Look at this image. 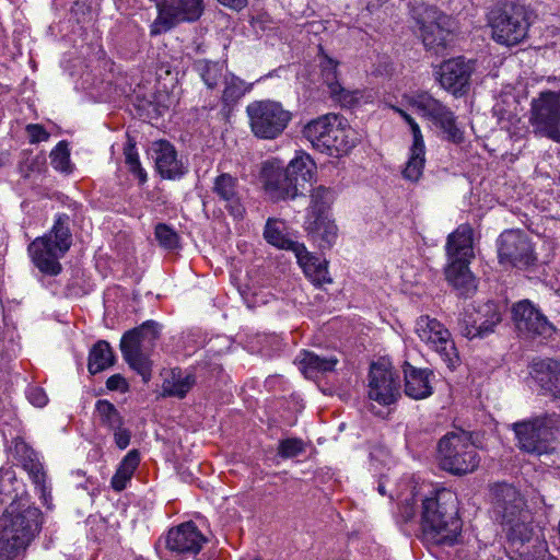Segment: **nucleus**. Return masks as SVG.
<instances>
[{"label": "nucleus", "mask_w": 560, "mask_h": 560, "mask_svg": "<svg viewBox=\"0 0 560 560\" xmlns=\"http://www.w3.org/2000/svg\"><path fill=\"white\" fill-rule=\"evenodd\" d=\"M40 511L13 501L0 518V560H13L25 551L40 527Z\"/></svg>", "instance_id": "nucleus-1"}, {"label": "nucleus", "mask_w": 560, "mask_h": 560, "mask_svg": "<svg viewBox=\"0 0 560 560\" xmlns=\"http://www.w3.org/2000/svg\"><path fill=\"white\" fill-rule=\"evenodd\" d=\"M452 493L442 492L422 502L421 528L423 537L435 545H453L462 532V521Z\"/></svg>", "instance_id": "nucleus-2"}, {"label": "nucleus", "mask_w": 560, "mask_h": 560, "mask_svg": "<svg viewBox=\"0 0 560 560\" xmlns=\"http://www.w3.org/2000/svg\"><path fill=\"white\" fill-rule=\"evenodd\" d=\"M159 338L158 324L148 320L126 331L120 340V350L128 365L141 375L144 383L151 378L150 353Z\"/></svg>", "instance_id": "nucleus-3"}, {"label": "nucleus", "mask_w": 560, "mask_h": 560, "mask_svg": "<svg viewBox=\"0 0 560 560\" xmlns=\"http://www.w3.org/2000/svg\"><path fill=\"white\" fill-rule=\"evenodd\" d=\"M492 38L503 45L514 46L527 35L529 11L523 4L505 3L493 8L489 13Z\"/></svg>", "instance_id": "nucleus-4"}, {"label": "nucleus", "mask_w": 560, "mask_h": 560, "mask_svg": "<svg viewBox=\"0 0 560 560\" xmlns=\"http://www.w3.org/2000/svg\"><path fill=\"white\" fill-rule=\"evenodd\" d=\"M441 468L453 475L472 472L479 465V456L470 435L466 432H451L438 445Z\"/></svg>", "instance_id": "nucleus-5"}, {"label": "nucleus", "mask_w": 560, "mask_h": 560, "mask_svg": "<svg viewBox=\"0 0 560 560\" xmlns=\"http://www.w3.org/2000/svg\"><path fill=\"white\" fill-rule=\"evenodd\" d=\"M559 427L560 419L556 413H546L513 424L520 448L537 456L553 451V430Z\"/></svg>", "instance_id": "nucleus-6"}, {"label": "nucleus", "mask_w": 560, "mask_h": 560, "mask_svg": "<svg viewBox=\"0 0 560 560\" xmlns=\"http://www.w3.org/2000/svg\"><path fill=\"white\" fill-rule=\"evenodd\" d=\"M415 20L420 37L428 50L439 54L453 42L454 22L451 16L433 5H421L415 10Z\"/></svg>", "instance_id": "nucleus-7"}, {"label": "nucleus", "mask_w": 560, "mask_h": 560, "mask_svg": "<svg viewBox=\"0 0 560 560\" xmlns=\"http://www.w3.org/2000/svg\"><path fill=\"white\" fill-rule=\"evenodd\" d=\"M246 113L250 130L255 137L273 140L283 133L292 119L291 112L275 101H256L250 103Z\"/></svg>", "instance_id": "nucleus-8"}, {"label": "nucleus", "mask_w": 560, "mask_h": 560, "mask_svg": "<svg viewBox=\"0 0 560 560\" xmlns=\"http://www.w3.org/2000/svg\"><path fill=\"white\" fill-rule=\"evenodd\" d=\"M158 9V18L152 24L151 34L158 35L171 30L180 22L199 20L205 10L203 0H152Z\"/></svg>", "instance_id": "nucleus-9"}, {"label": "nucleus", "mask_w": 560, "mask_h": 560, "mask_svg": "<svg viewBox=\"0 0 560 560\" xmlns=\"http://www.w3.org/2000/svg\"><path fill=\"white\" fill-rule=\"evenodd\" d=\"M502 320L499 305L487 301L478 305H469L459 314L457 326L459 332L469 339L485 337L493 332Z\"/></svg>", "instance_id": "nucleus-10"}, {"label": "nucleus", "mask_w": 560, "mask_h": 560, "mask_svg": "<svg viewBox=\"0 0 560 560\" xmlns=\"http://www.w3.org/2000/svg\"><path fill=\"white\" fill-rule=\"evenodd\" d=\"M419 338L429 345L450 369H454L459 361L457 349L451 332L435 318L420 316L416 324Z\"/></svg>", "instance_id": "nucleus-11"}, {"label": "nucleus", "mask_w": 560, "mask_h": 560, "mask_svg": "<svg viewBox=\"0 0 560 560\" xmlns=\"http://www.w3.org/2000/svg\"><path fill=\"white\" fill-rule=\"evenodd\" d=\"M498 255L503 266L526 268L536 261L529 240L520 231H505L501 234Z\"/></svg>", "instance_id": "nucleus-12"}, {"label": "nucleus", "mask_w": 560, "mask_h": 560, "mask_svg": "<svg viewBox=\"0 0 560 560\" xmlns=\"http://www.w3.org/2000/svg\"><path fill=\"white\" fill-rule=\"evenodd\" d=\"M533 122L550 139L560 143V92H544L532 103Z\"/></svg>", "instance_id": "nucleus-13"}, {"label": "nucleus", "mask_w": 560, "mask_h": 560, "mask_svg": "<svg viewBox=\"0 0 560 560\" xmlns=\"http://www.w3.org/2000/svg\"><path fill=\"white\" fill-rule=\"evenodd\" d=\"M369 378L370 399L387 406L400 396V383L389 363H372Z\"/></svg>", "instance_id": "nucleus-14"}, {"label": "nucleus", "mask_w": 560, "mask_h": 560, "mask_svg": "<svg viewBox=\"0 0 560 560\" xmlns=\"http://www.w3.org/2000/svg\"><path fill=\"white\" fill-rule=\"evenodd\" d=\"M512 319L518 334L525 338L547 337L555 330L547 317L528 300L513 305Z\"/></svg>", "instance_id": "nucleus-15"}, {"label": "nucleus", "mask_w": 560, "mask_h": 560, "mask_svg": "<svg viewBox=\"0 0 560 560\" xmlns=\"http://www.w3.org/2000/svg\"><path fill=\"white\" fill-rule=\"evenodd\" d=\"M211 192L217 200L223 203L225 210L234 220L245 218L246 207L242 196V187L236 176L230 173L218 174L212 183Z\"/></svg>", "instance_id": "nucleus-16"}, {"label": "nucleus", "mask_w": 560, "mask_h": 560, "mask_svg": "<svg viewBox=\"0 0 560 560\" xmlns=\"http://www.w3.org/2000/svg\"><path fill=\"white\" fill-rule=\"evenodd\" d=\"M493 510L502 522H511L515 517H524L529 512L521 492L512 485L498 482L491 486Z\"/></svg>", "instance_id": "nucleus-17"}, {"label": "nucleus", "mask_w": 560, "mask_h": 560, "mask_svg": "<svg viewBox=\"0 0 560 560\" xmlns=\"http://www.w3.org/2000/svg\"><path fill=\"white\" fill-rule=\"evenodd\" d=\"M474 66L464 57L444 61L439 69L441 86L454 95H463L468 91Z\"/></svg>", "instance_id": "nucleus-18"}, {"label": "nucleus", "mask_w": 560, "mask_h": 560, "mask_svg": "<svg viewBox=\"0 0 560 560\" xmlns=\"http://www.w3.org/2000/svg\"><path fill=\"white\" fill-rule=\"evenodd\" d=\"M206 541L197 526L192 522H187L168 530L166 547L176 553L197 555Z\"/></svg>", "instance_id": "nucleus-19"}, {"label": "nucleus", "mask_w": 560, "mask_h": 560, "mask_svg": "<svg viewBox=\"0 0 560 560\" xmlns=\"http://www.w3.org/2000/svg\"><path fill=\"white\" fill-rule=\"evenodd\" d=\"M509 547L506 553L511 560H528V551H521L520 548H525V542H528L533 536V528L530 526V513L527 512L524 517H515L511 522H502Z\"/></svg>", "instance_id": "nucleus-20"}, {"label": "nucleus", "mask_w": 560, "mask_h": 560, "mask_svg": "<svg viewBox=\"0 0 560 560\" xmlns=\"http://www.w3.org/2000/svg\"><path fill=\"white\" fill-rule=\"evenodd\" d=\"M28 252L34 265L43 273L56 276L61 271L59 258L65 253L57 249L56 245L50 241V236H42L34 240L28 246Z\"/></svg>", "instance_id": "nucleus-21"}, {"label": "nucleus", "mask_w": 560, "mask_h": 560, "mask_svg": "<svg viewBox=\"0 0 560 560\" xmlns=\"http://www.w3.org/2000/svg\"><path fill=\"white\" fill-rule=\"evenodd\" d=\"M530 374L545 396L560 399V362L539 359L532 363Z\"/></svg>", "instance_id": "nucleus-22"}, {"label": "nucleus", "mask_w": 560, "mask_h": 560, "mask_svg": "<svg viewBox=\"0 0 560 560\" xmlns=\"http://www.w3.org/2000/svg\"><path fill=\"white\" fill-rule=\"evenodd\" d=\"M151 152L156 171L163 178L172 179L184 173L183 164L177 159V152L168 141L159 140L153 142Z\"/></svg>", "instance_id": "nucleus-23"}, {"label": "nucleus", "mask_w": 560, "mask_h": 560, "mask_svg": "<svg viewBox=\"0 0 560 560\" xmlns=\"http://www.w3.org/2000/svg\"><path fill=\"white\" fill-rule=\"evenodd\" d=\"M350 133L351 129L346 124V120L336 115V120L331 119L322 143H317V150L327 152L330 155L347 152L352 147Z\"/></svg>", "instance_id": "nucleus-24"}, {"label": "nucleus", "mask_w": 560, "mask_h": 560, "mask_svg": "<svg viewBox=\"0 0 560 560\" xmlns=\"http://www.w3.org/2000/svg\"><path fill=\"white\" fill-rule=\"evenodd\" d=\"M266 189L277 199L294 198L298 196L299 183L285 168H264Z\"/></svg>", "instance_id": "nucleus-25"}, {"label": "nucleus", "mask_w": 560, "mask_h": 560, "mask_svg": "<svg viewBox=\"0 0 560 560\" xmlns=\"http://www.w3.org/2000/svg\"><path fill=\"white\" fill-rule=\"evenodd\" d=\"M451 262L445 269L447 282L458 292L459 295H469L477 290L476 278L469 269L470 259H450Z\"/></svg>", "instance_id": "nucleus-26"}, {"label": "nucleus", "mask_w": 560, "mask_h": 560, "mask_svg": "<svg viewBox=\"0 0 560 560\" xmlns=\"http://www.w3.org/2000/svg\"><path fill=\"white\" fill-rule=\"evenodd\" d=\"M432 372L427 369H417L410 363L404 364L405 394L412 399H424L432 395Z\"/></svg>", "instance_id": "nucleus-27"}, {"label": "nucleus", "mask_w": 560, "mask_h": 560, "mask_svg": "<svg viewBox=\"0 0 560 560\" xmlns=\"http://www.w3.org/2000/svg\"><path fill=\"white\" fill-rule=\"evenodd\" d=\"M472 233L469 224H462L448 235L446 253L450 259H470L474 256Z\"/></svg>", "instance_id": "nucleus-28"}, {"label": "nucleus", "mask_w": 560, "mask_h": 560, "mask_svg": "<svg viewBox=\"0 0 560 560\" xmlns=\"http://www.w3.org/2000/svg\"><path fill=\"white\" fill-rule=\"evenodd\" d=\"M304 229L307 236L323 249L330 248L337 240L338 228L329 215L304 221Z\"/></svg>", "instance_id": "nucleus-29"}, {"label": "nucleus", "mask_w": 560, "mask_h": 560, "mask_svg": "<svg viewBox=\"0 0 560 560\" xmlns=\"http://www.w3.org/2000/svg\"><path fill=\"white\" fill-rule=\"evenodd\" d=\"M411 105L432 120L435 126L443 121L447 122L446 118L453 115V112L441 101L425 92L415 95L411 98Z\"/></svg>", "instance_id": "nucleus-30"}, {"label": "nucleus", "mask_w": 560, "mask_h": 560, "mask_svg": "<svg viewBox=\"0 0 560 560\" xmlns=\"http://www.w3.org/2000/svg\"><path fill=\"white\" fill-rule=\"evenodd\" d=\"M293 252L295 253L299 265L314 283L323 284L331 282V279L328 277L327 261H319L318 258L306 250L304 245L302 250L294 248Z\"/></svg>", "instance_id": "nucleus-31"}, {"label": "nucleus", "mask_w": 560, "mask_h": 560, "mask_svg": "<svg viewBox=\"0 0 560 560\" xmlns=\"http://www.w3.org/2000/svg\"><path fill=\"white\" fill-rule=\"evenodd\" d=\"M300 370L307 378L315 377L318 373H327L335 370L338 359L323 357L312 351H303L299 357Z\"/></svg>", "instance_id": "nucleus-32"}, {"label": "nucleus", "mask_w": 560, "mask_h": 560, "mask_svg": "<svg viewBox=\"0 0 560 560\" xmlns=\"http://www.w3.org/2000/svg\"><path fill=\"white\" fill-rule=\"evenodd\" d=\"M195 384L196 377L194 374H183L180 369H173L163 381V395L182 399Z\"/></svg>", "instance_id": "nucleus-33"}, {"label": "nucleus", "mask_w": 560, "mask_h": 560, "mask_svg": "<svg viewBox=\"0 0 560 560\" xmlns=\"http://www.w3.org/2000/svg\"><path fill=\"white\" fill-rule=\"evenodd\" d=\"M334 192L330 188L318 186L312 190L311 202L307 208L305 221L319 220L330 217V207L334 202Z\"/></svg>", "instance_id": "nucleus-34"}, {"label": "nucleus", "mask_w": 560, "mask_h": 560, "mask_svg": "<svg viewBox=\"0 0 560 560\" xmlns=\"http://www.w3.org/2000/svg\"><path fill=\"white\" fill-rule=\"evenodd\" d=\"M338 62L328 56H323L320 61L322 77L324 82L329 89L331 96L336 97L339 102L350 103L352 97L338 81Z\"/></svg>", "instance_id": "nucleus-35"}, {"label": "nucleus", "mask_w": 560, "mask_h": 560, "mask_svg": "<svg viewBox=\"0 0 560 560\" xmlns=\"http://www.w3.org/2000/svg\"><path fill=\"white\" fill-rule=\"evenodd\" d=\"M115 363V355L105 340L97 341L90 351L88 369L91 374L100 373Z\"/></svg>", "instance_id": "nucleus-36"}, {"label": "nucleus", "mask_w": 560, "mask_h": 560, "mask_svg": "<svg viewBox=\"0 0 560 560\" xmlns=\"http://www.w3.org/2000/svg\"><path fill=\"white\" fill-rule=\"evenodd\" d=\"M140 463V454L137 450H131L128 454L122 458L117 468L115 475L112 478V487L116 491H122L127 482L131 479L135 470L139 466Z\"/></svg>", "instance_id": "nucleus-37"}, {"label": "nucleus", "mask_w": 560, "mask_h": 560, "mask_svg": "<svg viewBox=\"0 0 560 560\" xmlns=\"http://www.w3.org/2000/svg\"><path fill=\"white\" fill-rule=\"evenodd\" d=\"M315 168V163L307 154L298 155L285 167L293 179H296L299 186H303V184L310 182L313 178Z\"/></svg>", "instance_id": "nucleus-38"}, {"label": "nucleus", "mask_w": 560, "mask_h": 560, "mask_svg": "<svg viewBox=\"0 0 560 560\" xmlns=\"http://www.w3.org/2000/svg\"><path fill=\"white\" fill-rule=\"evenodd\" d=\"M336 120V114H326L316 119L307 122L303 130V137L307 139L314 148L317 149V143H322L326 136V131L330 126V121Z\"/></svg>", "instance_id": "nucleus-39"}, {"label": "nucleus", "mask_w": 560, "mask_h": 560, "mask_svg": "<svg viewBox=\"0 0 560 560\" xmlns=\"http://www.w3.org/2000/svg\"><path fill=\"white\" fill-rule=\"evenodd\" d=\"M50 241L56 245L57 249L61 253H67L72 244V234L69 229V217L66 214L59 215L56 220L50 233Z\"/></svg>", "instance_id": "nucleus-40"}, {"label": "nucleus", "mask_w": 560, "mask_h": 560, "mask_svg": "<svg viewBox=\"0 0 560 560\" xmlns=\"http://www.w3.org/2000/svg\"><path fill=\"white\" fill-rule=\"evenodd\" d=\"M95 412L100 423L109 430H116L124 425V418L114 404L101 399L96 401Z\"/></svg>", "instance_id": "nucleus-41"}, {"label": "nucleus", "mask_w": 560, "mask_h": 560, "mask_svg": "<svg viewBox=\"0 0 560 560\" xmlns=\"http://www.w3.org/2000/svg\"><path fill=\"white\" fill-rule=\"evenodd\" d=\"M264 236L266 241L279 248L282 249H291L294 248L302 250L303 244H300L298 242H293L289 238H287L280 231V229L277 226V221L269 219L265 226Z\"/></svg>", "instance_id": "nucleus-42"}, {"label": "nucleus", "mask_w": 560, "mask_h": 560, "mask_svg": "<svg viewBox=\"0 0 560 560\" xmlns=\"http://www.w3.org/2000/svg\"><path fill=\"white\" fill-rule=\"evenodd\" d=\"M425 148H410L409 160L402 171V176L411 182H417L421 175L425 163Z\"/></svg>", "instance_id": "nucleus-43"}, {"label": "nucleus", "mask_w": 560, "mask_h": 560, "mask_svg": "<svg viewBox=\"0 0 560 560\" xmlns=\"http://www.w3.org/2000/svg\"><path fill=\"white\" fill-rule=\"evenodd\" d=\"M246 92V86L244 81L241 79L231 75L230 78H224V90L222 94V100L225 104H234L236 103Z\"/></svg>", "instance_id": "nucleus-44"}, {"label": "nucleus", "mask_w": 560, "mask_h": 560, "mask_svg": "<svg viewBox=\"0 0 560 560\" xmlns=\"http://www.w3.org/2000/svg\"><path fill=\"white\" fill-rule=\"evenodd\" d=\"M124 155L125 163L128 165L129 171L138 176L140 183H144L147 180V174L141 167L138 152L136 151V143L130 138L124 148Z\"/></svg>", "instance_id": "nucleus-45"}, {"label": "nucleus", "mask_w": 560, "mask_h": 560, "mask_svg": "<svg viewBox=\"0 0 560 560\" xmlns=\"http://www.w3.org/2000/svg\"><path fill=\"white\" fill-rule=\"evenodd\" d=\"M51 165L61 172L70 171V153L66 141H60L50 153Z\"/></svg>", "instance_id": "nucleus-46"}, {"label": "nucleus", "mask_w": 560, "mask_h": 560, "mask_svg": "<svg viewBox=\"0 0 560 560\" xmlns=\"http://www.w3.org/2000/svg\"><path fill=\"white\" fill-rule=\"evenodd\" d=\"M155 237L160 245L166 249H174L178 247L179 237L177 233L164 223H159L155 226Z\"/></svg>", "instance_id": "nucleus-47"}, {"label": "nucleus", "mask_w": 560, "mask_h": 560, "mask_svg": "<svg viewBox=\"0 0 560 560\" xmlns=\"http://www.w3.org/2000/svg\"><path fill=\"white\" fill-rule=\"evenodd\" d=\"M446 120L447 122H440L436 127L443 131L446 140L455 144L462 143L464 141V132L456 126L454 114L446 118Z\"/></svg>", "instance_id": "nucleus-48"}, {"label": "nucleus", "mask_w": 560, "mask_h": 560, "mask_svg": "<svg viewBox=\"0 0 560 560\" xmlns=\"http://www.w3.org/2000/svg\"><path fill=\"white\" fill-rule=\"evenodd\" d=\"M13 457L24 466L35 459L34 451L21 439H15L11 446Z\"/></svg>", "instance_id": "nucleus-49"}, {"label": "nucleus", "mask_w": 560, "mask_h": 560, "mask_svg": "<svg viewBox=\"0 0 560 560\" xmlns=\"http://www.w3.org/2000/svg\"><path fill=\"white\" fill-rule=\"evenodd\" d=\"M23 468L28 472L34 483L40 489V492L45 494L46 486L45 479L46 474L44 471L43 464L36 458L28 464H25Z\"/></svg>", "instance_id": "nucleus-50"}, {"label": "nucleus", "mask_w": 560, "mask_h": 560, "mask_svg": "<svg viewBox=\"0 0 560 560\" xmlns=\"http://www.w3.org/2000/svg\"><path fill=\"white\" fill-rule=\"evenodd\" d=\"M304 451L303 442L299 439H285L280 442L278 455L282 458H290L299 455Z\"/></svg>", "instance_id": "nucleus-51"}, {"label": "nucleus", "mask_w": 560, "mask_h": 560, "mask_svg": "<svg viewBox=\"0 0 560 560\" xmlns=\"http://www.w3.org/2000/svg\"><path fill=\"white\" fill-rule=\"evenodd\" d=\"M222 78V67L218 63L207 65L203 72L202 79L209 89L218 86Z\"/></svg>", "instance_id": "nucleus-52"}, {"label": "nucleus", "mask_w": 560, "mask_h": 560, "mask_svg": "<svg viewBox=\"0 0 560 560\" xmlns=\"http://www.w3.org/2000/svg\"><path fill=\"white\" fill-rule=\"evenodd\" d=\"M26 132L32 143H38L42 141H47L49 139V133L45 130V128L42 125L38 124L27 125Z\"/></svg>", "instance_id": "nucleus-53"}, {"label": "nucleus", "mask_w": 560, "mask_h": 560, "mask_svg": "<svg viewBox=\"0 0 560 560\" xmlns=\"http://www.w3.org/2000/svg\"><path fill=\"white\" fill-rule=\"evenodd\" d=\"M112 431L114 432L115 444L117 447L125 450L130 443L131 432L122 427Z\"/></svg>", "instance_id": "nucleus-54"}, {"label": "nucleus", "mask_w": 560, "mask_h": 560, "mask_svg": "<svg viewBox=\"0 0 560 560\" xmlns=\"http://www.w3.org/2000/svg\"><path fill=\"white\" fill-rule=\"evenodd\" d=\"M106 387L109 390H121L125 392L128 389V384L120 374H114L106 381Z\"/></svg>", "instance_id": "nucleus-55"}, {"label": "nucleus", "mask_w": 560, "mask_h": 560, "mask_svg": "<svg viewBox=\"0 0 560 560\" xmlns=\"http://www.w3.org/2000/svg\"><path fill=\"white\" fill-rule=\"evenodd\" d=\"M399 513L404 522H408L416 515V508L412 501L406 500L399 506Z\"/></svg>", "instance_id": "nucleus-56"}, {"label": "nucleus", "mask_w": 560, "mask_h": 560, "mask_svg": "<svg viewBox=\"0 0 560 560\" xmlns=\"http://www.w3.org/2000/svg\"><path fill=\"white\" fill-rule=\"evenodd\" d=\"M410 129H411L412 137H413V142H412L411 148H425L419 125L415 121L411 124Z\"/></svg>", "instance_id": "nucleus-57"}, {"label": "nucleus", "mask_w": 560, "mask_h": 560, "mask_svg": "<svg viewBox=\"0 0 560 560\" xmlns=\"http://www.w3.org/2000/svg\"><path fill=\"white\" fill-rule=\"evenodd\" d=\"M30 399L35 406H38V407L44 406L47 401V397H46L45 393L39 388H34L30 393Z\"/></svg>", "instance_id": "nucleus-58"}, {"label": "nucleus", "mask_w": 560, "mask_h": 560, "mask_svg": "<svg viewBox=\"0 0 560 560\" xmlns=\"http://www.w3.org/2000/svg\"><path fill=\"white\" fill-rule=\"evenodd\" d=\"M218 1L222 5L228 7V8L232 9V10H235V11H241L248 3V0H218Z\"/></svg>", "instance_id": "nucleus-59"}, {"label": "nucleus", "mask_w": 560, "mask_h": 560, "mask_svg": "<svg viewBox=\"0 0 560 560\" xmlns=\"http://www.w3.org/2000/svg\"><path fill=\"white\" fill-rule=\"evenodd\" d=\"M397 112L400 114V116L404 118V120L409 125L411 126L412 122H415V119L409 115L407 114L405 110L402 109H397Z\"/></svg>", "instance_id": "nucleus-60"}, {"label": "nucleus", "mask_w": 560, "mask_h": 560, "mask_svg": "<svg viewBox=\"0 0 560 560\" xmlns=\"http://www.w3.org/2000/svg\"><path fill=\"white\" fill-rule=\"evenodd\" d=\"M378 492L384 495L386 493L385 488L382 483L378 485Z\"/></svg>", "instance_id": "nucleus-61"}, {"label": "nucleus", "mask_w": 560, "mask_h": 560, "mask_svg": "<svg viewBox=\"0 0 560 560\" xmlns=\"http://www.w3.org/2000/svg\"><path fill=\"white\" fill-rule=\"evenodd\" d=\"M253 560H261V559H260V558H258V557H256V558H254Z\"/></svg>", "instance_id": "nucleus-62"}]
</instances>
